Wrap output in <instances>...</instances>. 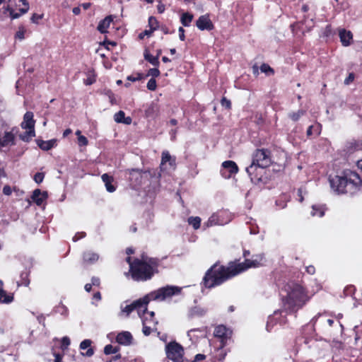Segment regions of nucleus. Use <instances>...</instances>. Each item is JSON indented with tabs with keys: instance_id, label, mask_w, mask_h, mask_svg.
<instances>
[{
	"instance_id": "obj_1",
	"label": "nucleus",
	"mask_w": 362,
	"mask_h": 362,
	"mask_svg": "<svg viewBox=\"0 0 362 362\" xmlns=\"http://www.w3.org/2000/svg\"><path fill=\"white\" fill-rule=\"evenodd\" d=\"M264 259L262 254L253 255L252 259H246L244 262H230L228 267L214 264L206 273L203 282L205 287L211 288L219 286L228 279L251 267L261 265Z\"/></svg>"
},
{
	"instance_id": "obj_2",
	"label": "nucleus",
	"mask_w": 362,
	"mask_h": 362,
	"mask_svg": "<svg viewBox=\"0 0 362 362\" xmlns=\"http://www.w3.org/2000/svg\"><path fill=\"white\" fill-rule=\"evenodd\" d=\"M181 288L175 286H166L153 291L144 298L134 301L130 305H127L123 309V312L127 315L136 312L139 317L144 315L148 313L151 317H153L155 313L153 311L148 312V304L151 300L163 301L173 296L180 293Z\"/></svg>"
},
{
	"instance_id": "obj_3",
	"label": "nucleus",
	"mask_w": 362,
	"mask_h": 362,
	"mask_svg": "<svg viewBox=\"0 0 362 362\" xmlns=\"http://www.w3.org/2000/svg\"><path fill=\"white\" fill-rule=\"evenodd\" d=\"M282 290L286 295L283 298V309L281 314L285 312V315H292L309 300L305 288L295 281H288L284 286Z\"/></svg>"
},
{
	"instance_id": "obj_4",
	"label": "nucleus",
	"mask_w": 362,
	"mask_h": 362,
	"mask_svg": "<svg viewBox=\"0 0 362 362\" xmlns=\"http://www.w3.org/2000/svg\"><path fill=\"white\" fill-rule=\"evenodd\" d=\"M159 262L158 258L148 257L144 255L141 259H135L129 269L132 278L137 281L150 279L155 272H158L156 268Z\"/></svg>"
},
{
	"instance_id": "obj_5",
	"label": "nucleus",
	"mask_w": 362,
	"mask_h": 362,
	"mask_svg": "<svg viewBox=\"0 0 362 362\" xmlns=\"http://www.w3.org/2000/svg\"><path fill=\"white\" fill-rule=\"evenodd\" d=\"M329 180L332 189L338 194H353L362 185V180L358 174L352 171L346 174L345 176L329 177Z\"/></svg>"
},
{
	"instance_id": "obj_6",
	"label": "nucleus",
	"mask_w": 362,
	"mask_h": 362,
	"mask_svg": "<svg viewBox=\"0 0 362 362\" xmlns=\"http://www.w3.org/2000/svg\"><path fill=\"white\" fill-rule=\"evenodd\" d=\"M167 358L174 362H188L183 358L184 349L176 341H170L165 346Z\"/></svg>"
},
{
	"instance_id": "obj_7",
	"label": "nucleus",
	"mask_w": 362,
	"mask_h": 362,
	"mask_svg": "<svg viewBox=\"0 0 362 362\" xmlns=\"http://www.w3.org/2000/svg\"><path fill=\"white\" fill-rule=\"evenodd\" d=\"M271 163V153L269 150L264 148L257 149L253 153L251 164L257 165L262 168H267Z\"/></svg>"
},
{
	"instance_id": "obj_8",
	"label": "nucleus",
	"mask_w": 362,
	"mask_h": 362,
	"mask_svg": "<svg viewBox=\"0 0 362 362\" xmlns=\"http://www.w3.org/2000/svg\"><path fill=\"white\" fill-rule=\"evenodd\" d=\"M214 334L215 337L220 339L222 347H224L227 344L228 340L231 339L233 331L223 325H219L215 327Z\"/></svg>"
},
{
	"instance_id": "obj_9",
	"label": "nucleus",
	"mask_w": 362,
	"mask_h": 362,
	"mask_svg": "<svg viewBox=\"0 0 362 362\" xmlns=\"http://www.w3.org/2000/svg\"><path fill=\"white\" fill-rule=\"evenodd\" d=\"M265 168H266L259 167L257 165L250 164V166L246 168V172L250 177L251 181L257 184L262 181Z\"/></svg>"
},
{
	"instance_id": "obj_10",
	"label": "nucleus",
	"mask_w": 362,
	"mask_h": 362,
	"mask_svg": "<svg viewBox=\"0 0 362 362\" xmlns=\"http://www.w3.org/2000/svg\"><path fill=\"white\" fill-rule=\"evenodd\" d=\"M222 169L221 173L225 178H230L233 175L238 172L237 164L233 160H226L223 162L221 165Z\"/></svg>"
},
{
	"instance_id": "obj_11",
	"label": "nucleus",
	"mask_w": 362,
	"mask_h": 362,
	"mask_svg": "<svg viewBox=\"0 0 362 362\" xmlns=\"http://www.w3.org/2000/svg\"><path fill=\"white\" fill-rule=\"evenodd\" d=\"M142 332L145 336H149L151 333L158 332V321L155 318H142Z\"/></svg>"
},
{
	"instance_id": "obj_12",
	"label": "nucleus",
	"mask_w": 362,
	"mask_h": 362,
	"mask_svg": "<svg viewBox=\"0 0 362 362\" xmlns=\"http://www.w3.org/2000/svg\"><path fill=\"white\" fill-rule=\"evenodd\" d=\"M196 25L200 30H211L214 29V24L209 15L201 16L197 21Z\"/></svg>"
},
{
	"instance_id": "obj_13",
	"label": "nucleus",
	"mask_w": 362,
	"mask_h": 362,
	"mask_svg": "<svg viewBox=\"0 0 362 362\" xmlns=\"http://www.w3.org/2000/svg\"><path fill=\"white\" fill-rule=\"evenodd\" d=\"M129 174V180L135 186L140 185L142 182L144 175L146 172H144L139 169L128 170Z\"/></svg>"
},
{
	"instance_id": "obj_14",
	"label": "nucleus",
	"mask_w": 362,
	"mask_h": 362,
	"mask_svg": "<svg viewBox=\"0 0 362 362\" xmlns=\"http://www.w3.org/2000/svg\"><path fill=\"white\" fill-rule=\"evenodd\" d=\"M132 334L127 331L119 332L116 337V341L121 345L129 346L132 344Z\"/></svg>"
},
{
	"instance_id": "obj_15",
	"label": "nucleus",
	"mask_w": 362,
	"mask_h": 362,
	"mask_svg": "<svg viewBox=\"0 0 362 362\" xmlns=\"http://www.w3.org/2000/svg\"><path fill=\"white\" fill-rule=\"evenodd\" d=\"M35 123L33 113L32 112H26L23 116L21 127L24 129H35Z\"/></svg>"
},
{
	"instance_id": "obj_16",
	"label": "nucleus",
	"mask_w": 362,
	"mask_h": 362,
	"mask_svg": "<svg viewBox=\"0 0 362 362\" xmlns=\"http://www.w3.org/2000/svg\"><path fill=\"white\" fill-rule=\"evenodd\" d=\"M14 144V134L11 132H6L3 136L0 135V148Z\"/></svg>"
},
{
	"instance_id": "obj_17",
	"label": "nucleus",
	"mask_w": 362,
	"mask_h": 362,
	"mask_svg": "<svg viewBox=\"0 0 362 362\" xmlns=\"http://www.w3.org/2000/svg\"><path fill=\"white\" fill-rule=\"evenodd\" d=\"M339 37L341 44L347 47L351 45L353 35L351 31H347L345 29H342L339 31Z\"/></svg>"
},
{
	"instance_id": "obj_18",
	"label": "nucleus",
	"mask_w": 362,
	"mask_h": 362,
	"mask_svg": "<svg viewBox=\"0 0 362 362\" xmlns=\"http://www.w3.org/2000/svg\"><path fill=\"white\" fill-rule=\"evenodd\" d=\"M91 343H92V341L90 339H84L83 341H82L81 342V344H80L81 349L85 350V349H88L86 353H82V354L83 356L90 357L93 355L94 350L93 348L90 347Z\"/></svg>"
},
{
	"instance_id": "obj_19",
	"label": "nucleus",
	"mask_w": 362,
	"mask_h": 362,
	"mask_svg": "<svg viewBox=\"0 0 362 362\" xmlns=\"http://www.w3.org/2000/svg\"><path fill=\"white\" fill-rule=\"evenodd\" d=\"M37 146L43 151H49L57 144L56 139H51L48 141L37 140Z\"/></svg>"
},
{
	"instance_id": "obj_20",
	"label": "nucleus",
	"mask_w": 362,
	"mask_h": 362,
	"mask_svg": "<svg viewBox=\"0 0 362 362\" xmlns=\"http://www.w3.org/2000/svg\"><path fill=\"white\" fill-rule=\"evenodd\" d=\"M46 198L47 193L44 192L42 194L41 191L39 189H35L33 192L32 199L38 206H40Z\"/></svg>"
},
{
	"instance_id": "obj_21",
	"label": "nucleus",
	"mask_w": 362,
	"mask_h": 362,
	"mask_svg": "<svg viewBox=\"0 0 362 362\" xmlns=\"http://www.w3.org/2000/svg\"><path fill=\"white\" fill-rule=\"evenodd\" d=\"M114 119L117 123H123L125 124H130L132 122L130 117H125V113L122 110L115 114Z\"/></svg>"
},
{
	"instance_id": "obj_22",
	"label": "nucleus",
	"mask_w": 362,
	"mask_h": 362,
	"mask_svg": "<svg viewBox=\"0 0 362 362\" xmlns=\"http://www.w3.org/2000/svg\"><path fill=\"white\" fill-rule=\"evenodd\" d=\"M19 1L22 2V4L25 6V7L22 8L19 10L20 13H16V12H14V11L13 9H11L9 11V14L12 19L18 18L22 14L25 13L29 9L28 3L27 2L26 0H19Z\"/></svg>"
},
{
	"instance_id": "obj_23",
	"label": "nucleus",
	"mask_w": 362,
	"mask_h": 362,
	"mask_svg": "<svg viewBox=\"0 0 362 362\" xmlns=\"http://www.w3.org/2000/svg\"><path fill=\"white\" fill-rule=\"evenodd\" d=\"M112 21V17L107 16L103 20L99 22V24L97 28L98 30L100 31L101 33H105Z\"/></svg>"
},
{
	"instance_id": "obj_24",
	"label": "nucleus",
	"mask_w": 362,
	"mask_h": 362,
	"mask_svg": "<svg viewBox=\"0 0 362 362\" xmlns=\"http://www.w3.org/2000/svg\"><path fill=\"white\" fill-rule=\"evenodd\" d=\"M102 180L105 185L106 189L109 192H113L115 191V187L112 184L113 181V177L112 176H110L107 173H105L102 175Z\"/></svg>"
},
{
	"instance_id": "obj_25",
	"label": "nucleus",
	"mask_w": 362,
	"mask_h": 362,
	"mask_svg": "<svg viewBox=\"0 0 362 362\" xmlns=\"http://www.w3.org/2000/svg\"><path fill=\"white\" fill-rule=\"evenodd\" d=\"M169 163V165L172 167L175 165V159L172 158L170 154L168 151H165L162 153V158H161V168L166 164V163Z\"/></svg>"
},
{
	"instance_id": "obj_26",
	"label": "nucleus",
	"mask_w": 362,
	"mask_h": 362,
	"mask_svg": "<svg viewBox=\"0 0 362 362\" xmlns=\"http://www.w3.org/2000/svg\"><path fill=\"white\" fill-rule=\"evenodd\" d=\"M159 107L156 103H152L145 111L146 116L153 117L158 115Z\"/></svg>"
},
{
	"instance_id": "obj_27",
	"label": "nucleus",
	"mask_w": 362,
	"mask_h": 362,
	"mask_svg": "<svg viewBox=\"0 0 362 362\" xmlns=\"http://www.w3.org/2000/svg\"><path fill=\"white\" fill-rule=\"evenodd\" d=\"M144 57L145 60L148 62L153 66L158 67L160 64V62L158 60V56L154 57V56L151 55L147 49H146L144 50Z\"/></svg>"
},
{
	"instance_id": "obj_28",
	"label": "nucleus",
	"mask_w": 362,
	"mask_h": 362,
	"mask_svg": "<svg viewBox=\"0 0 362 362\" xmlns=\"http://www.w3.org/2000/svg\"><path fill=\"white\" fill-rule=\"evenodd\" d=\"M83 261L85 262L93 264L98 261L99 256L98 254L92 252H86L83 255Z\"/></svg>"
},
{
	"instance_id": "obj_29",
	"label": "nucleus",
	"mask_w": 362,
	"mask_h": 362,
	"mask_svg": "<svg viewBox=\"0 0 362 362\" xmlns=\"http://www.w3.org/2000/svg\"><path fill=\"white\" fill-rule=\"evenodd\" d=\"M3 283L0 280V303H11L13 298L12 296L8 295L6 292L2 288Z\"/></svg>"
},
{
	"instance_id": "obj_30",
	"label": "nucleus",
	"mask_w": 362,
	"mask_h": 362,
	"mask_svg": "<svg viewBox=\"0 0 362 362\" xmlns=\"http://www.w3.org/2000/svg\"><path fill=\"white\" fill-rule=\"evenodd\" d=\"M34 136H35V129H28L26 132L19 135V138L25 142H29Z\"/></svg>"
},
{
	"instance_id": "obj_31",
	"label": "nucleus",
	"mask_w": 362,
	"mask_h": 362,
	"mask_svg": "<svg viewBox=\"0 0 362 362\" xmlns=\"http://www.w3.org/2000/svg\"><path fill=\"white\" fill-rule=\"evenodd\" d=\"M192 20L193 15L187 12L182 13L180 19L182 24L185 27L189 26Z\"/></svg>"
},
{
	"instance_id": "obj_32",
	"label": "nucleus",
	"mask_w": 362,
	"mask_h": 362,
	"mask_svg": "<svg viewBox=\"0 0 362 362\" xmlns=\"http://www.w3.org/2000/svg\"><path fill=\"white\" fill-rule=\"evenodd\" d=\"M120 348L119 346H113L112 344H107L104 348V354L105 355L117 354Z\"/></svg>"
},
{
	"instance_id": "obj_33",
	"label": "nucleus",
	"mask_w": 362,
	"mask_h": 362,
	"mask_svg": "<svg viewBox=\"0 0 362 362\" xmlns=\"http://www.w3.org/2000/svg\"><path fill=\"white\" fill-rule=\"evenodd\" d=\"M305 114V111L303 110H298L297 112H291L288 114V117L293 121H298L302 116Z\"/></svg>"
},
{
	"instance_id": "obj_34",
	"label": "nucleus",
	"mask_w": 362,
	"mask_h": 362,
	"mask_svg": "<svg viewBox=\"0 0 362 362\" xmlns=\"http://www.w3.org/2000/svg\"><path fill=\"white\" fill-rule=\"evenodd\" d=\"M188 223L192 225L194 229H198L200 227L201 218L198 216H191L188 218Z\"/></svg>"
},
{
	"instance_id": "obj_35",
	"label": "nucleus",
	"mask_w": 362,
	"mask_h": 362,
	"mask_svg": "<svg viewBox=\"0 0 362 362\" xmlns=\"http://www.w3.org/2000/svg\"><path fill=\"white\" fill-rule=\"evenodd\" d=\"M224 347H222V344H221L220 347L216 350V354L215 356V358H217L220 361H223L226 356V352L223 349Z\"/></svg>"
},
{
	"instance_id": "obj_36",
	"label": "nucleus",
	"mask_w": 362,
	"mask_h": 362,
	"mask_svg": "<svg viewBox=\"0 0 362 362\" xmlns=\"http://www.w3.org/2000/svg\"><path fill=\"white\" fill-rule=\"evenodd\" d=\"M148 25L150 27V30H152L153 32L156 30L158 27V22L157 19L153 16L149 17Z\"/></svg>"
},
{
	"instance_id": "obj_37",
	"label": "nucleus",
	"mask_w": 362,
	"mask_h": 362,
	"mask_svg": "<svg viewBox=\"0 0 362 362\" xmlns=\"http://www.w3.org/2000/svg\"><path fill=\"white\" fill-rule=\"evenodd\" d=\"M71 341L70 339L68 337H64L61 339L60 343V348L62 351H65L68 349L69 346L70 345Z\"/></svg>"
},
{
	"instance_id": "obj_38",
	"label": "nucleus",
	"mask_w": 362,
	"mask_h": 362,
	"mask_svg": "<svg viewBox=\"0 0 362 362\" xmlns=\"http://www.w3.org/2000/svg\"><path fill=\"white\" fill-rule=\"evenodd\" d=\"M279 319V318H269L266 325V329L268 332L272 331L273 327L278 323Z\"/></svg>"
},
{
	"instance_id": "obj_39",
	"label": "nucleus",
	"mask_w": 362,
	"mask_h": 362,
	"mask_svg": "<svg viewBox=\"0 0 362 362\" xmlns=\"http://www.w3.org/2000/svg\"><path fill=\"white\" fill-rule=\"evenodd\" d=\"M206 314V310L200 307H194L191 311L192 315H204Z\"/></svg>"
},
{
	"instance_id": "obj_40",
	"label": "nucleus",
	"mask_w": 362,
	"mask_h": 362,
	"mask_svg": "<svg viewBox=\"0 0 362 362\" xmlns=\"http://www.w3.org/2000/svg\"><path fill=\"white\" fill-rule=\"evenodd\" d=\"M260 70L267 75H272L274 74V70L267 64H262L260 66Z\"/></svg>"
},
{
	"instance_id": "obj_41",
	"label": "nucleus",
	"mask_w": 362,
	"mask_h": 362,
	"mask_svg": "<svg viewBox=\"0 0 362 362\" xmlns=\"http://www.w3.org/2000/svg\"><path fill=\"white\" fill-rule=\"evenodd\" d=\"M325 211L324 210L320 208L317 207V206H313V211L312 215L313 216H318L319 217H322L324 216Z\"/></svg>"
},
{
	"instance_id": "obj_42",
	"label": "nucleus",
	"mask_w": 362,
	"mask_h": 362,
	"mask_svg": "<svg viewBox=\"0 0 362 362\" xmlns=\"http://www.w3.org/2000/svg\"><path fill=\"white\" fill-rule=\"evenodd\" d=\"M54 314L57 315V314H60L62 315H67V309L63 305H60L59 306H57L55 310H54Z\"/></svg>"
},
{
	"instance_id": "obj_43",
	"label": "nucleus",
	"mask_w": 362,
	"mask_h": 362,
	"mask_svg": "<svg viewBox=\"0 0 362 362\" xmlns=\"http://www.w3.org/2000/svg\"><path fill=\"white\" fill-rule=\"evenodd\" d=\"M21 284L24 286H28L30 281L28 279V273L27 272H22L21 274Z\"/></svg>"
},
{
	"instance_id": "obj_44",
	"label": "nucleus",
	"mask_w": 362,
	"mask_h": 362,
	"mask_svg": "<svg viewBox=\"0 0 362 362\" xmlns=\"http://www.w3.org/2000/svg\"><path fill=\"white\" fill-rule=\"evenodd\" d=\"M156 87V81L154 78H151L147 83V88L150 90H155Z\"/></svg>"
},
{
	"instance_id": "obj_45",
	"label": "nucleus",
	"mask_w": 362,
	"mask_h": 362,
	"mask_svg": "<svg viewBox=\"0 0 362 362\" xmlns=\"http://www.w3.org/2000/svg\"><path fill=\"white\" fill-rule=\"evenodd\" d=\"M221 104L223 107L226 108L227 110H230L231 108V102L228 100L226 98L223 97L221 100Z\"/></svg>"
},
{
	"instance_id": "obj_46",
	"label": "nucleus",
	"mask_w": 362,
	"mask_h": 362,
	"mask_svg": "<svg viewBox=\"0 0 362 362\" xmlns=\"http://www.w3.org/2000/svg\"><path fill=\"white\" fill-rule=\"evenodd\" d=\"M44 177H45V175L43 173H37L35 175H34V180L35 181V182H37V184H40L42 182L43 179H44Z\"/></svg>"
},
{
	"instance_id": "obj_47",
	"label": "nucleus",
	"mask_w": 362,
	"mask_h": 362,
	"mask_svg": "<svg viewBox=\"0 0 362 362\" xmlns=\"http://www.w3.org/2000/svg\"><path fill=\"white\" fill-rule=\"evenodd\" d=\"M160 71L157 68H152L148 70V76H151L153 77H158L160 76Z\"/></svg>"
},
{
	"instance_id": "obj_48",
	"label": "nucleus",
	"mask_w": 362,
	"mask_h": 362,
	"mask_svg": "<svg viewBox=\"0 0 362 362\" xmlns=\"http://www.w3.org/2000/svg\"><path fill=\"white\" fill-rule=\"evenodd\" d=\"M78 142L79 146H87L88 143L87 138L83 135L78 136Z\"/></svg>"
},
{
	"instance_id": "obj_49",
	"label": "nucleus",
	"mask_w": 362,
	"mask_h": 362,
	"mask_svg": "<svg viewBox=\"0 0 362 362\" xmlns=\"http://www.w3.org/2000/svg\"><path fill=\"white\" fill-rule=\"evenodd\" d=\"M338 319L339 318H336V320H334L332 318H328L327 322L329 326H330V327H332L334 325V324L338 325L339 327H342L341 324L338 320Z\"/></svg>"
},
{
	"instance_id": "obj_50",
	"label": "nucleus",
	"mask_w": 362,
	"mask_h": 362,
	"mask_svg": "<svg viewBox=\"0 0 362 362\" xmlns=\"http://www.w3.org/2000/svg\"><path fill=\"white\" fill-rule=\"evenodd\" d=\"M142 78H143L142 74H141L138 73V74H136V76H129L127 77V80H129V81H133V82H134V81H139V80L142 79Z\"/></svg>"
},
{
	"instance_id": "obj_51",
	"label": "nucleus",
	"mask_w": 362,
	"mask_h": 362,
	"mask_svg": "<svg viewBox=\"0 0 362 362\" xmlns=\"http://www.w3.org/2000/svg\"><path fill=\"white\" fill-rule=\"evenodd\" d=\"M152 33V30H146L139 35V38L142 40L145 36H151Z\"/></svg>"
},
{
	"instance_id": "obj_52",
	"label": "nucleus",
	"mask_w": 362,
	"mask_h": 362,
	"mask_svg": "<svg viewBox=\"0 0 362 362\" xmlns=\"http://www.w3.org/2000/svg\"><path fill=\"white\" fill-rule=\"evenodd\" d=\"M43 17V15H39L37 13H33L30 20L34 23H38V21L42 19Z\"/></svg>"
},
{
	"instance_id": "obj_53",
	"label": "nucleus",
	"mask_w": 362,
	"mask_h": 362,
	"mask_svg": "<svg viewBox=\"0 0 362 362\" xmlns=\"http://www.w3.org/2000/svg\"><path fill=\"white\" fill-rule=\"evenodd\" d=\"M354 80V74L353 73H350L348 77L344 80V83L346 85H349Z\"/></svg>"
},
{
	"instance_id": "obj_54",
	"label": "nucleus",
	"mask_w": 362,
	"mask_h": 362,
	"mask_svg": "<svg viewBox=\"0 0 362 362\" xmlns=\"http://www.w3.org/2000/svg\"><path fill=\"white\" fill-rule=\"evenodd\" d=\"M178 31H179V38H180V40H182V41H184L185 39L184 28L182 27H180Z\"/></svg>"
},
{
	"instance_id": "obj_55",
	"label": "nucleus",
	"mask_w": 362,
	"mask_h": 362,
	"mask_svg": "<svg viewBox=\"0 0 362 362\" xmlns=\"http://www.w3.org/2000/svg\"><path fill=\"white\" fill-rule=\"evenodd\" d=\"M3 193L5 195H10L12 193L11 187L8 185H5L3 188Z\"/></svg>"
},
{
	"instance_id": "obj_56",
	"label": "nucleus",
	"mask_w": 362,
	"mask_h": 362,
	"mask_svg": "<svg viewBox=\"0 0 362 362\" xmlns=\"http://www.w3.org/2000/svg\"><path fill=\"white\" fill-rule=\"evenodd\" d=\"M177 132V129H173L170 131L169 134L170 135V138H171L172 141L175 140Z\"/></svg>"
},
{
	"instance_id": "obj_57",
	"label": "nucleus",
	"mask_w": 362,
	"mask_h": 362,
	"mask_svg": "<svg viewBox=\"0 0 362 362\" xmlns=\"http://www.w3.org/2000/svg\"><path fill=\"white\" fill-rule=\"evenodd\" d=\"M24 35H25V31L23 30H20L16 33V37L20 40H23L25 37Z\"/></svg>"
},
{
	"instance_id": "obj_58",
	"label": "nucleus",
	"mask_w": 362,
	"mask_h": 362,
	"mask_svg": "<svg viewBox=\"0 0 362 362\" xmlns=\"http://www.w3.org/2000/svg\"><path fill=\"white\" fill-rule=\"evenodd\" d=\"M54 362H62V358H63V355L62 354H54Z\"/></svg>"
},
{
	"instance_id": "obj_59",
	"label": "nucleus",
	"mask_w": 362,
	"mask_h": 362,
	"mask_svg": "<svg viewBox=\"0 0 362 362\" xmlns=\"http://www.w3.org/2000/svg\"><path fill=\"white\" fill-rule=\"evenodd\" d=\"M306 272L310 274H313L315 272V269L313 266L310 265L306 267Z\"/></svg>"
},
{
	"instance_id": "obj_60",
	"label": "nucleus",
	"mask_w": 362,
	"mask_h": 362,
	"mask_svg": "<svg viewBox=\"0 0 362 362\" xmlns=\"http://www.w3.org/2000/svg\"><path fill=\"white\" fill-rule=\"evenodd\" d=\"M91 284L93 286H99L100 284V279L97 277H93L92 279H91Z\"/></svg>"
},
{
	"instance_id": "obj_61",
	"label": "nucleus",
	"mask_w": 362,
	"mask_h": 362,
	"mask_svg": "<svg viewBox=\"0 0 362 362\" xmlns=\"http://www.w3.org/2000/svg\"><path fill=\"white\" fill-rule=\"evenodd\" d=\"M85 235H86V233H81L80 236H78V234H76V235L74 236V238H73V240H74V242H76V241L78 240L80 238H81L84 237V236H85Z\"/></svg>"
},
{
	"instance_id": "obj_62",
	"label": "nucleus",
	"mask_w": 362,
	"mask_h": 362,
	"mask_svg": "<svg viewBox=\"0 0 362 362\" xmlns=\"http://www.w3.org/2000/svg\"><path fill=\"white\" fill-rule=\"evenodd\" d=\"M157 8H158V13H162L165 11V6L162 4H160L158 5Z\"/></svg>"
},
{
	"instance_id": "obj_63",
	"label": "nucleus",
	"mask_w": 362,
	"mask_h": 362,
	"mask_svg": "<svg viewBox=\"0 0 362 362\" xmlns=\"http://www.w3.org/2000/svg\"><path fill=\"white\" fill-rule=\"evenodd\" d=\"M72 11L74 14L78 15L81 13V8L79 7H74Z\"/></svg>"
},
{
	"instance_id": "obj_64",
	"label": "nucleus",
	"mask_w": 362,
	"mask_h": 362,
	"mask_svg": "<svg viewBox=\"0 0 362 362\" xmlns=\"http://www.w3.org/2000/svg\"><path fill=\"white\" fill-rule=\"evenodd\" d=\"M252 71H253V74L255 75H257L259 74V68L257 65H254L252 66Z\"/></svg>"
}]
</instances>
